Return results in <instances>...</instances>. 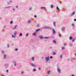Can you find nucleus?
I'll list each match as a JSON object with an SVG mask.
<instances>
[{
	"mask_svg": "<svg viewBox=\"0 0 76 76\" xmlns=\"http://www.w3.org/2000/svg\"><path fill=\"white\" fill-rule=\"evenodd\" d=\"M45 59L46 61V63H47V61H49V60H50V56H48L47 57H45Z\"/></svg>",
	"mask_w": 76,
	"mask_h": 76,
	"instance_id": "f257e3e1",
	"label": "nucleus"
},
{
	"mask_svg": "<svg viewBox=\"0 0 76 76\" xmlns=\"http://www.w3.org/2000/svg\"><path fill=\"white\" fill-rule=\"evenodd\" d=\"M44 29H51V28L50 27H45L44 28Z\"/></svg>",
	"mask_w": 76,
	"mask_h": 76,
	"instance_id": "f03ea898",
	"label": "nucleus"
},
{
	"mask_svg": "<svg viewBox=\"0 0 76 76\" xmlns=\"http://www.w3.org/2000/svg\"><path fill=\"white\" fill-rule=\"evenodd\" d=\"M30 64L31 65V66H32V67H37V66H36L35 64L32 63H30Z\"/></svg>",
	"mask_w": 76,
	"mask_h": 76,
	"instance_id": "7ed1b4c3",
	"label": "nucleus"
},
{
	"mask_svg": "<svg viewBox=\"0 0 76 76\" xmlns=\"http://www.w3.org/2000/svg\"><path fill=\"white\" fill-rule=\"evenodd\" d=\"M57 71L58 73H61V71L60 70V69L58 68H57Z\"/></svg>",
	"mask_w": 76,
	"mask_h": 76,
	"instance_id": "20e7f679",
	"label": "nucleus"
},
{
	"mask_svg": "<svg viewBox=\"0 0 76 76\" xmlns=\"http://www.w3.org/2000/svg\"><path fill=\"white\" fill-rule=\"evenodd\" d=\"M13 63L14 64V66H16V65H17V64H16V61H14Z\"/></svg>",
	"mask_w": 76,
	"mask_h": 76,
	"instance_id": "39448f33",
	"label": "nucleus"
},
{
	"mask_svg": "<svg viewBox=\"0 0 76 76\" xmlns=\"http://www.w3.org/2000/svg\"><path fill=\"white\" fill-rule=\"evenodd\" d=\"M4 66H9V64L8 63H7L4 64Z\"/></svg>",
	"mask_w": 76,
	"mask_h": 76,
	"instance_id": "423d86ee",
	"label": "nucleus"
},
{
	"mask_svg": "<svg viewBox=\"0 0 76 76\" xmlns=\"http://www.w3.org/2000/svg\"><path fill=\"white\" fill-rule=\"evenodd\" d=\"M65 29H66V28L65 27H63L61 29V30L62 31H64V30H65Z\"/></svg>",
	"mask_w": 76,
	"mask_h": 76,
	"instance_id": "0eeeda50",
	"label": "nucleus"
},
{
	"mask_svg": "<svg viewBox=\"0 0 76 76\" xmlns=\"http://www.w3.org/2000/svg\"><path fill=\"white\" fill-rule=\"evenodd\" d=\"M52 31L53 32V34H56V31H55V30L53 29H52Z\"/></svg>",
	"mask_w": 76,
	"mask_h": 76,
	"instance_id": "6e6552de",
	"label": "nucleus"
},
{
	"mask_svg": "<svg viewBox=\"0 0 76 76\" xmlns=\"http://www.w3.org/2000/svg\"><path fill=\"white\" fill-rule=\"evenodd\" d=\"M75 11H74L71 14V16H73L74 15H75Z\"/></svg>",
	"mask_w": 76,
	"mask_h": 76,
	"instance_id": "1a4fd4ad",
	"label": "nucleus"
},
{
	"mask_svg": "<svg viewBox=\"0 0 76 76\" xmlns=\"http://www.w3.org/2000/svg\"><path fill=\"white\" fill-rule=\"evenodd\" d=\"M17 27V25H15L13 28H12V29H14V30L16 29V27Z\"/></svg>",
	"mask_w": 76,
	"mask_h": 76,
	"instance_id": "9d476101",
	"label": "nucleus"
},
{
	"mask_svg": "<svg viewBox=\"0 0 76 76\" xmlns=\"http://www.w3.org/2000/svg\"><path fill=\"white\" fill-rule=\"evenodd\" d=\"M36 34H37V33H36V32H35L33 33V36H35V37H36Z\"/></svg>",
	"mask_w": 76,
	"mask_h": 76,
	"instance_id": "9b49d317",
	"label": "nucleus"
},
{
	"mask_svg": "<svg viewBox=\"0 0 76 76\" xmlns=\"http://www.w3.org/2000/svg\"><path fill=\"white\" fill-rule=\"evenodd\" d=\"M39 38H40V39H43L44 38V37H41V36H39Z\"/></svg>",
	"mask_w": 76,
	"mask_h": 76,
	"instance_id": "f8f14e48",
	"label": "nucleus"
},
{
	"mask_svg": "<svg viewBox=\"0 0 76 76\" xmlns=\"http://www.w3.org/2000/svg\"><path fill=\"white\" fill-rule=\"evenodd\" d=\"M3 57H4V59L6 58V55L5 54H4Z\"/></svg>",
	"mask_w": 76,
	"mask_h": 76,
	"instance_id": "ddd939ff",
	"label": "nucleus"
},
{
	"mask_svg": "<svg viewBox=\"0 0 76 76\" xmlns=\"http://www.w3.org/2000/svg\"><path fill=\"white\" fill-rule=\"evenodd\" d=\"M34 58H35V57H32L31 58L32 60V61H35V59Z\"/></svg>",
	"mask_w": 76,
	"mask_h": 76,
	"instance_id": "4468645a",
	"label": "nucleus"
},
{
	"mask_svg": "<svg viewBox=\"0 0 76 76\" xmlns=\"http://www.w3.org/2000/svg\"><path fill=\"white\" fill-rule=\"evenodd\" d=\"M56 22H53V26L54 27H56Z\"/></svg>",
	"mask_w": 76,
	"mask_h": 76,
	"instance_id": "2eb2a0df",
	"label": "nucleus"
},
{
	"mask_svg": "<svg viewBox=\"0 0 76 76\" xmlns=\"http://www.w3.org/2000/svg\"><path fill=\"white\" fill-rule=\"evenodd\" d=\"M44 38H45V39H48V38H50V37H44Z\"/></svg>",
	"mask_w": 76,
	"mask_h": 76,
	"instance_id": "dca6fc26",
	"label": "nucleus"
},
{
	"mask_svg": "<svg viewBox=\"0 0 76 76\" xmlns=\"http://www.w3.org/2000/svg\"><path fill=\"white\" fill-rule=\"evenodd\" d=\"M10 7H5L4 8V9H8V8H10Z\"/></svg>",
	"mask_w": 76,
	"mask_h": 76,
	"instance_id": "f3484780",
	"label": "nucleus"
},
{
	"mask_svg": "<svg viewBox=\"0 0 76 76\" xmlns=\"http://www.w3.org/2000/svg\"><path fill=\"white\" fill-rule=\"evenodd\" d=\"M32 9V7H30L29 8V10H31Z\"/></svg>",
	"mask_w": 76,
	"mask_h": 76,
	"instance_id": "a211bd4d",
	"label": "nucleus"
},
{
	"mask_svg": "<svg viewBox=\"0 0 76 76\" xmlns=\"http://www.w3.org/2000/svg\"><path fill=\"white\" fill-rule=\"evenodd\" d=\"M61 48H62V50H64V49H65V47L64 46H63Z\"/></svg>",
	"mask_w": 76,
	"mask_h": 76,
	"instance_id": "6ab92c4d",
	"label": "nucleus"
},
{
	"mask_svg": "<svg viewBox=\"0 0 76 76\" xmlns=\"http://www.w3.org/2000/svg\"><path fill=\"white\" fill-rule=\"evenodd\" d=\"M41 9H46V8L45 7H41Z\"/></svg>",
	"mask_w": 76,
	"mask_h": 76,
	"instance_id": "aec40b11",
	"label": "nucleus"
},
{
	"mask_svg": "<svg viewBox=\"0 0 76 76\" xmlns=\"http://www.w3.org/2000/svg\"><path fill=\"white\" fill-rule=\"evenodd\" d=\"M31 20H29L28 21V23L29 24H30V23H31Z\"/></svg>",
	"mask_w": 76,
	"mask_h": 76,
	"instance_id": "412c9836",
	"label": "nucleus"
},
{
	"mask_svg": "<svg viewBox=\"0 0 76 76\" xmlns=\"http://www.w3.org/2000/svg\"><path fill=\"white\" fill-rule=\"evenodd\" d=\"M39 31H40V29H38L35 30L36 32H38Z\"/></svg>",
	"mask_w": 76,
	"mask_h": 76,
	"instance_id": "4be33fe9",
	"label": "nucleus"
},
{
	"mask_svg": "<svg viewBox=\"0 0 76 76\" xmlns=\"http://www.w3.org/2000/svg\"><path fill=\"white\" fill-rule=\"evenodd\" d=\"M17 33V32H16V31H15V32H14L13 33V34L14 35H16V33Z\"/></svg>",
	"mask_w": 76,
	"mask_h": 76,
	"instance_id": "5701e85b",
	"label": "nucleus"
},
{
	"mask_svg": "<svg viewBox=\"0 0 76 76\" xmlns=\"http://www.w3.org/2000/svg\"><path fill=\"white\" fill-rule=\"evenodd\" d=\"M12 3V1H10L7 2L8 4H10Z\"/></svg>",
	"mask_w": 76,
	"mask_h": 76,
	"instance_id": "b1692460",
	"label": "nucleus"
},
{
	"mask_svg": "<svg viewBox=\"0 0 76 76\" xmlns=\"http://www.w3.org/2000/svg\"><path fill=\"white\" fill-rule=\"evenodd\" d=\"M22 33H21L20 34L19 36V37H22Z\"/></svg>",
	"mask_w": 76,
	"mask_h": 76,
	"instance_id": "393cba45",
	"label": "nucleus"
},
{
	"mask_svg": "<svg viewBox=\"0 0 76 76\" xmlns=\"http://www.w3.org/2000/svg\"><path fill=\"white\" fill-rule=\"evenodd\" d=\"M12 38H15L16 36H15L13 35L12 34Z\"/></svg>",
	"mask_w": 76,
	"mask_h": 76,
	"instance_id": "a878e982",
	"label": "nucleus"
},
{
	"mask_svg": "<svg viewBox=\"0 0 76 76\" xmlns=\"http://www.w3.org/2000/svg\"><path fill=\"white\" fill-rule=\"evenodd\" d=\"M72 39H73V37H69V39H70V40H72Z\"/></svg>",
	"mask_w": 76,
	"mask_h": 76,
	"instance_id": "bb28decb",
	"label": "nucleus"
},
{
	"mask_svg": "<svg viewBox=\"0 0 76 76\" xmlns=\"http://www.w3.org/2000/svg\"><path fill=\"white\" fill-rule=\"evenodd\" d=\"M53 42H54V43H55V44H56L57 43V42H56V40H53Z\"/></svg>",
	"mask_w": 76,
	"mask_h": 76,
	"instance_id": "cd10ccee",
	"label": "nucleus"
},
{
	"mask_svg": "<svg viewBox=\"0 0 76 76\" xmlns=\"http://www.w3.org/2000/svg\"><path fill=\"white\" fill-rule=\"evenodd\" d=\"M1 53H2L3 54H4V51L3 50H2Z\"/></svg>",
	"mask_w": 76,
	"mask_h": 76,
	"instance_id": "c85d7f7f",
	"label": "nucleus"
},
{
	"mask_svg": "<svg viewBox=\"0 0 76 76\" xmlns=\"http://www.w3.org/2000/svg\"><path fill=\"white\" fill-rule=\"evenodd\" d=\"M56 53L55 52H54L53 53V56H54V55H56Z\"/></svg>",
	"mask_w": 76,
	"mask_h": 76,
	"instance_id": "c756f323",
	"label": "nucleus"
},
{
	"mask_svg": "<svg viewBox=\"0 0 76 76\" xmlns=\"http://www.w3.org/2000/svg\"><path fill=\"white\" fill-rule=\"evenodd\" d=\"M7 48H9V47H10V46L9 45V44H7Z\"/></svg>",
	"mask_w": 76,
	"mask_h": 76,
	"instance_id": "7c9ffc66",
	"label": "nucleus"
},
{
	"mask_svg": "<svg viewBox=\"0 0 76 76\" xmlns=\"http://www.w3.org/2000/svg\"><path fill=\"white\" fill-rule=\"evenodd\" d=\"M24 71H21V74H24Z\"/></svg>",
	"mask_w": 76,
	"mask_h": 76,
	"instance_id": "2f4dec72",
	"label": "nucleus"
},
{
	"mask_svg": "<svg viewBox=\"0 0 76 76\" xmlns=\"http://www.w3.org/2000/svg\"><path fill=\"white\" fill-rule=\"evenodd\" d=\"M15 8H16V9H18L19 8V6H17L15 7Z\"/></svg>",
	"mask_w": 76,
	"mask_h": 76,
	"instance_id": "473e14b6",
	"label": "nucleus"
},
{
	"mask_svg": "<svg viewBox=\"0 0 76 76\" xmlns=\"http://www.w3.org/2000/svg\"><path fill=\"white\" fill-rule=\"evenodd\" d=\"M50 71L49 70L48 71V72H47L48 74H50Z\"/></svg>",
	"mask_w": 76,
	"mask_h": 76,
	"instance_id": "72a5a7b5",
	"label": "nucleus"
},
{
	"mask_svg": "<svg viewBox=\"0 0 76 76\" xmlns=\"http://www.w3.org/2000/svg\"><path fill=\"white\" fill-rule=\"evenodd\" d=\"M56 9H57V10H60V9H59V8H58V7H56Z\"/></svg>",
	"mask_w": 76,
	"mask_h": 76,
	"instance_id": "f704fd0d",
	"label": "nucleus"
},
{
	"mask_svg": "<svg viewBox=\"0 0 76 76\" xmlns=\"http://www.w3.org/2000/svg\"><path fill=\"white\" fill-rule=\"evenodd\" d=\"M69 46L70 47H72L73 46V44H71L69 45Z\"/></svg>",
	"mask_w": 76,
	"mask_h": 76,
	"instance_id": "c9c22d12",
	"label": "nucleus"
},
{
	"mask_svg": "<svg viewBox=\"0 0 76 76\" xmlns=\"http://www.w3.org/2000/svg\"><path fill=\"white\" fill-rule=\"evenodd\" d=\"M34 72H36V69L35 68H34L33 69Z\"/></svg>",
	"mask_w": 76,
	"mask_h": 76,
	"instance_id": "e433bc0d",
	"label": "nucleus"
},
{
	"mask_svg": "<svg viewBox=\"0 0 76 76\" xmlns=\"http://www.w3.org/2000/svg\"><path fill=\"white\" fill-rule=\"evenodd\" d=\"M28 33H27L26 34V37H28V35H29Z\"/></svg>",
	"mask_w": 76,
	"mask_h": 76,
	"instance_id": "4c0bfd02",
	"label": "nucleus"
},
{
	"mask_svg": "<svg viewBox=\"0 0 76 76\" xmlns=\"http://www.w3.org/2000/svg\"><path fill=\"white\" fill-rule=\"evenodd\" d=\"M37 26L38 28H39V24H37Z\"/></svg>",
	"mask_w": 76,
	"mask_h": 76,
	"instance_id": "58836bf2",
	"label": "nucleus"
},
{
	"mask_svg": "<svg viewBox=\"0 0 76 76\" xmlns=\"http://www.w3.org/2000/svg\"><path fill=\"white\" fill-rule=\"evenodd\" d=\"M10 24H12V23H13V21H11L10 22Z\"/></svg>",
	"mask_w": 76,
	"mask_h": 76,
	"instance_id": "ea45409f",
	"label": "nucleus"
},
{
	"mask_svg": "<svg viewBox=\"0 0 76 76\" xmlns=\"http://www.w3.org/2000/svg\"><path fill=\"white\" fill-rule=\"evenodd\" d=\"M18 49L16 48L15 49V51H18Z\"/></svg>",
	"mask_w": 76,
	"mask_h": 76,
	"instance_id": "a19ab883",
	"label": "nucleus"
},
{
	"mask_svg": "<svg viewBox=\"0 0 76 76\" xmlns=\"http://www.w3.org/2000/svg\"><path fill=\"white\" fill-rule=\"evenodd\" d=\"M53 7H54V6H53V5H51V8H53Z\"/></svg>",
	"mask_w": 76,
	"mask_h": 76,
	"instance_id": "79ce46f5",
	"label": "nucleus"
},
{
	"mask_svg": "<svg viewBox=\"0 0 76 76\" xmlns=\"http://www.w3.org/2000/svg\"><path fill=\"white\" fill-rule=\"evenodd\" d=\"M50 48V49H53V47H50V48Z\"/></svg>",
	"mask_w": 76,
	"mask_h": 76,
	"instance_id": "37998d69",
	"label": "nucleus"
},
{
	"mask_svg": "<svg viewBox=\"0 0 76 76\" xmlns=\"http://www.w3.org/2000/svg\"><path fill=\"white\" fill-rule=\"evenodd\" d=\"M72 26H75V25L72 23Z\"/></svg>",
	"mask_w": 76,
	"mask_h": 76,
	"instance_id": "c03bdc74",
	"label": "nucleus"
},
{
	"mask_svg": "<svg viewBox=\"0 0 76 76\" xmlns=\"http://www.w3.org/2000/svg\"><path fill=\"white\" fill-rule=\"evenodd\" d=\"M75 39H73L72 40V42H74L75 41Z\"/></svg>",
	"mask_w": 76,
	"mask_h": 76,
	"instance_id": "a18cd8bd",
	"label": "nucleus"
},
{
	"mask_svg": "<svg viewBox=\"0 0 76 76\" xmlns=\"http://www.w3.org/2000/svg\"><path fill=\"white\" fill-rule=\"evenodd\" d=\"M49 58H53V56H51L50 57H49Z\"/></svg>",
	"mask_w": 76,
	"mask_h": 76,
	"instance_id": "49530a36",
	"label": "nucleus"
},
{
	"mask_svg": "<svg viewBox=\"0 0 76 76\" xmlns=\"http://www.w3.org/2000/svg\"><path fill=\"white\" fill-rule=\"evenodd\" d=\"M6 72H7V73H8V72H9V70H7L6 71Z\"/></svg>",
	"mask_w": 76,
	"mask_h": 76,
	"instance_id": "de8ad7c7",
	"label": "nucleus"
},
{
	"mask_svg": "<svg viewBox=\"0 0 76 76\" xmlns=\"http://www.w3.org/2000/svg\"><path fill=\"white\" fill-rule=\"evenodd\" d=\"M62 56L60 55V58H62Z\"/></svg>",
	"mask_w": 76,
	"mask_h": 76,
	"instance_id": "09e8293b",
	"label": "nucleus"
},
{
	"mask_svg": "<svg viewBox=\"0 0 76 76\" xmlns=\"http://www.w3.org/2000/svg\"><path fill=\"white\" fill-rule=\"evenodd\" d=\"M58 36H59V37H61V36L60 35V34H58Z\"/></svg>",
	"mask_w": 76,
	"mask_h": 76,
	"instance_id": "8fccbe9b",
	"label": "nucleus"
},
{
	"mask_svg": "<svg viewBox=\"0 0 76 76\" xmlns=\"http://www.w3.org/2000/svg\"><path fill=\"white\" fill-rule=\"evenodd\" d=\"M72 60H75L76 58H72Z\"/></svg>",
	"mask_w": 76,
	"mask_h": 76,
	"instance_id": "3c124183",
	"label": "nucleus"
},
{
	"mask_svg": "<svg viewBox=\"0 0 76 76\" xmlns=\"http://www.w3.org/2000/svg\"><path fill=\"white\" fill-rule=\"evenodd\" d=\"M64 46H66V44L65 43L64 44Z\"/></svg>",
	"mask_w": 76,
	"mask_h": 76,
	"instance_id": "603ef678",
	"label": "nucleus"
},
{
	"mask_svg": "<svg viewBox=\"0 0 76 76\" xmlns=\"http://www.w3.org/2000/svg\"><path fill=\"white\" fill-rule=\"evenodd\" d=\"M37 15H34V18H37Z\"/></svg>",
	"mask_w": 76,
	"mask_h": 76,
	"instance_id": "864d4df0",
	"label": "nucleus"
},
{
	"mask_svg": "<svg viewBox=\"0 0 76 76\" xmlns=\"http://www.w3.org/2000/svg\"><path fill=\"white\" fill-rule=\"evenodd\" d=\"M12 10L13 11H15V9H13Z\"/></svg>",
	"mask_w": 76,
	"mask_h": 76,
	"instance_id": "5fc2aeb1",
	"label": "nucleus"
},
{
	"mask_svg": "<svg viewBox=\"0 0 76 76\" xmlns=\"http://www.w3.org/2000/svg\"><path fill=\"white\" fill-rule=\"evenodd\" d=\"M38 69H39V70H41V68H38Z\"/></svg>",
	"mask_w": 76,
	"mask_h": 76,
	"instance_id": "6e6d98bb",
	"label": "nucleus"
},
{
	"mask_svg": "<svg viewBox=\"0 0 76 76\" xmlns=\"http://www.w3.org/2000/svg\"><path fill=\"white\" fill-rule=\"evenodd\" d=\"M74 20L75 21H76V19H74Z\"/></svg>",
	"mask_w": 76,
	"mask_h": 76,
	"instance_id": "4d7b16f0",
	"label": "nucleus"
},
{
	"mask_svg": "<svg viewBox=\"0 0 76 76\" xmlns=\"http://www.w3.org/2000/svg\"><path fill=\"white\" fill-rule=\"evenodd\" d=\"M4 28H6V26H4Z\"/></svg>",
	"mask_w": 76,
	"mask_h": 76,
	"instance_id": "13d9d810",
	"label": "nucleus"
},
{
	"mask_svg": "<svg viewBox=\"0 0 76 76\" xmlns=\"http://www.w3.org/2000/svg\"><path fill=\"white\" fill-rule=\"evenodd\" d=\"M72 76H75L74 75H72Z\"/></svg>",
	"mask_w": 76,
	"mask_h": 76,
	"instance_id": "bf43d9fd",
	"label": "nucleus"
},
{
	"mask_svg": "<svg viewBox=\"0 0 76 76\" xmlns=\"http://www.w3.org/2000/svg\"><path fill=\"white\" fill-rule=\"evenodd\" d=\"M42 58H43V59H44V58L43 57H42Z\"/></svg>",
	"mask_w": 76,
	"mask_h": 76,
	"instance_id": "052dcab7",
	"label": "nucleus"
},
{
	"mask_svg": "<svg viewBox=\"0 0 76 76\" xmlns=\"http://www.w3.org/2000/svg\"><path fill=\"white\" fill-rule=\"evenodd\" d=\"M45 42L47 41V40H45Z\"/></svg>",
	"mask_w": 76,
	"mask_h": 76,
	"instance_id": "680f3d73",
	"label": "nucleus"
},
{
	"mask_svg": "<svg viewBox=\"0 0 76 76\" xmlns=\"http://www.w3.org/2000/svg\"><path fill=\"white\" fill-rule=\"evenodd\" d=\"M75 56H76V54H75Z\"/></svg>",
	"mask_w": 76,
	"mask_h": 76,
	"instance_id": "e2e57ef3",
	"label": "nucleus"
},
{
	"mask_svg": "<svg viewBox=\"0 0 76 76\" xmlns=\"http://www.w3.org/2000/svg\"><path fill=\"white\" fill-rule=\"evenodd\" d=\"M75 8H76V7H75Z\"/></svg>",
	"mask_w": 76,
	"mask_h": 76,
	"instance_id": "0e129e2a",
	"label": "nucleus"
}]
</instances>
